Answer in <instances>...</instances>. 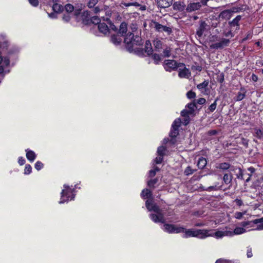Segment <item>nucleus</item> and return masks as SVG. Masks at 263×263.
Here are the masks:
<instances>
[{"label": "nucleus", "mask_w": 263, "mask_h": 263, "mask_svg": "<svg viewBox=\"0 0 263 263\" xmlns=\"http://www.w3.org/2000/svg\"><path fill=\"white\" fill-rule=\"evenodd\" d=\"M186 96L189 99H193L196 97V93L192 91H189L186 93Z\"/></svg>", "instance_id": "58"}, {"label": "nucleus", "mask_w": 263, "mask_h": 263, "mask_svg": "<svg viewBox=\"0 0 263 263\" xmlns=\"http://www.w3.org/2000/svg\"><path fill=\"white\" fill-rule=\"evenodd\" d=\"M209 83V82L208 80H204L202 83L198 84L197 87L201 91V92L205 95H208L206 90Z\"/></svg>", "instance_id": "13"}, {"label": "nucleus", "mask_w": 263, "mask_h": 263, "mask_svg": "<svg viewBox=\"0 0 263 263\" xmlns=\"http://www.w3.org/2000/svg\"><path fill=\"white\" fill-rule=\"evenodd\" d=\"M153 23L154 25L155 30L158 32L164 31L167 32L168 34L172 32V29L170 27L163 26L156 21H153Z\"/></svg>", "instance_id": "7"}, {"label": "nucleus", "mask_w": 263, "mask_h": 263, "mask_svg": "<svg viewBox=\"0 0 263 263\" xmlns=\"http://www.w3.org/2000/svg\"><path fill=\"white\" fill-rule=\"evenodd\" d=\"M246 232V229L243 228L237 227L233 231V233L234 235H239L241 234Z\"/></svg>", "instance_id": "36"}, {"label": "nucleus", "mask_w": 263, "mask_h": 263, "mask_svg": "<svg viewBox=\"0 0 263 263\" xmlns=\"http://www.w3.org/2000/svg\"><path fill=\"white\" fill-rule=\"evenodd\" d=\"M43 167V164L40 161H37L35 164V168L37 170H40Z\"/></svg>", "instance_id": "63"}, {"label": "nucleus", "mask_w": 263, "mask_h": 263, "mask_svg": "<svg viewBox=\"0 0 263 263\" xmlns=\"http://www.w3.org/2000/svg\"><path fill=\"white\" fill-rule=\"evenodd\" d=\"M236 175H237V178L238 179H244L242 170L240 168H238V172L237 173Z\"/></svg>", "instance_id": "61"}, {"label": "nucleus", "mask_w": 263, "mask_h": 263, "mask_svg": "<svg viewBox=\"0 0 263 263\" xmlns=\"http://www.w3.org/2000/svg\"><path fill=\"white\" fill-rule=\"evenodd\" d=\"M52 9L55 12L59 13L64 10V7L59 4H53Z\"/></svg>", "instance_id": "29"}, {"label": "nucleus", "mask_w": 263, "mask_h": 263, "mask_svg": "<svg viewBox=\"0 0 263 263\" xmlns=\"http://www.w3.org/2000/svg\"><path fill=\"white\" fill-rule=\"evenodd\" d=\"M85 7V5L84 4H82L81 3H75V4L74 5V8L80 10L81 11H82L83 9H84Z\"/></svg>", "instance_id": "47"}, {"label": "nucleus", "mask_w": 263, "mask_h": 263, "mask_svg": "<svg viewBox=\"0 0 263 263\" xmlns=\"http://www.w3.org/2000/svg\"><path fill=\"white\" fill-rule=\"evenodd\" d=\"M118 34H112L110 36V41L115 45H119L122 41V39Z\"/></svg>", "instance_id": "21"}, {"label": "nucleus", "mask_w": 263, "mask_h": 263, "mask_svg": "<svg viewBox=\"0 0 263 263\" xmlns=\"http://www.w3.org/2000/svg\"><path fill=\"white\" fill-rule=\"evenodd\" d=\"M152 58L154 61L155 64H158L159 62L161 61V55L157 53L152 54Z\"/></svg>", "instance_id": "35"}, {"label": "nucleus", "mask_w": 263, "mask_h": 263, "mask_svg": "<svg viewBox=\"0 0 263 263\" xmlns=\"http://www.w3.org/2000/svg\"><path fill=\"white\" fill-rule=\"evenodd\" d=\"M163 227L164 231L168 233H179L184 231L183 227H177L172 224H164Z\"/></svg>", "instance_id": "4"}, {"label": "nucleus", "mask_w": 263, "mask_h": 263, "mask_svg": "<svg viewBox=\"0 0 263 263\" xmlns=\"http://www.w3.org/2000/svg\"><path fill=\"white\" fill-rule=\"evenodd\" d=\"M166 147L163 146L158 147L157 149V153L159 156L163 157L165 155V152L166 151Z\"/></svg>", "instance_id": "37"}, {"label": "nucleus", "mask_w": 263, "mask_h": 263, "mask_svg": "<svg viewBox=\"0 0 263 263\" xmlns=\"http://www.w3.org/2000/svg\"><path fill=\"white\" fill-rule=\"evenodd\" d=\"M151 219L155 222H165V218L163 214H150Z\"/></svg>", "instance_id": "10"}, {"label": "nucleus", "mask_w": 263, "mask_h": 263, "mask_svg": "<svg viewBox=\"0 0 263 263\" xmlns=\"http://www.w3.org/2000/svg\"><path fill=\"white\" fill-rule=\"evenodd\" d=\"M127 31V24L124 22L121 23L118 33L121 36H125Z\"/></svg>", "instance_id": "15"}, {"label": "nucleus", "mask_w": 263, "mask_h": 263, "mask_svg": "<svg viewBox=\"0 0 263 263\" xmlns=\"http://www.w3.org/2000/svg\"><path fill=\"white\" fill-rule=\"evenodd\" d=\"M172 48L170 47H166L163 51L162 56L163 58H169L171 55Z\"/></svg>", "instance_id": "32"}, {"label": "nucleus", "mask_w": 263, "mask_h": 263, "mask_svg": "<svg viewBox=\"0 0 263 263\" xmlns=\"http://www.w3.org/2000/svg\"><path fill=\"white\" fill-rule=\"evenodd\" d=\"M100 19L97 16H93L90 18V23H92L93 24H99Z\"/></svg>", "instance_id": "59"}, {"label": "nucleus", "mask_w": 263, "mask_h": 263, "mask_svg": "<svg viewBox=\"0 0 263 263\" xmlns=\"http://www.w3.org/2000/svg\"><path fill=\"white\" fill-rule=\"evenodd\" d=\"M72 12H73V15L75 17L76 20L78 22H79V17H80V15L81 14L82 11L80 10L74 8V10Z\"/></svg>", "instance_id": "41"}, {"label": "nucleus", "mask_w": 263, "mask_h": 263, "mask_svg": "<svg viewBox=\"0 0 263 263\" xmlns=\"http://www.w3.org/2000/svg\"><path fill=\"white\" fill-rule=\"evenodd\" d=\"M158 181V179L157 178L151 179L147 182V185L149 187H154V185L157 183Z\"/></svg>", "instance_id": "48"}, {"label": "nucleus", "mask_w": 263, "mask_h": 263, "mask_svg": "<svg viewBox=\"0 0 263 263\" xmlns=\"http://www.w3.org/2000/svg\"><path fill=\"white\" fill-rule=\"evenodd\" d=\"M179 134L178 128L176 127H172L170 133V136L172 138H175Z\"/></svg>", "instance_id": "34"}, {"label": "nucleus", "mask_w": 263, "mask_h": 263, "mask_svg": "<svg viewBox=\"0 0 263 263\" xmlns=\"http://www.w3.org/2000/svg\"><path fill=\"white\" fill-rule=\"evenodd\" d=\"M154 45L156 50L159 51L160 49H161L163 47V43L159 40H154L153 42Z\"/></svg>", "instance_id": "31"}, {"label": "nucleus", "mask_w": 263, "mask_h": 263, "mask_svg": "<svg viewBox=\"0 0 263 263\" xmlns=\"http://www.w3.org/2000/svg\"><path fill=\"white\" fill-rule=\"evenodd\" d=\"M26 157L30 162H33L35 159L36 155L32 151H27Z\"/></svg>", "instance_id": "28"}, {"label": "nucleus", "mask_w": 263, "mask_h": 263, "mask_svg": "<svg viewBox=\"0 0 263 263\" xmlns=\"http://www.w3.org/2000/svg\"><path fill=\"white\" fill-rule=\"evenodd\" d=\"M174 10L179 11H183L186 9V5L183 2H176L173 4Z\"/></svg>", "instance_id": "14"}, {"label": "nucleus", "mask_w": 263, "mask_h": 263, "mask_svg": "<svg viewBox=\"0 0 263 263\" xmlns=\"http://www.w3.org/2000/svg\"><path fill=\"white\" fill-rule=\"evenodd\" d=\"M32 171V167L30 165L27 164L26 165L25 168L24 169V174L28 175Z\"/></svg>", "instance_id": "55"}, {"label": "nucleus", "mask_w": 263, "mask_h": 263, "mask_svg": "<svg viewBox=\"0 0 263 263\" xmlns=\"http://www.w3.org/2000/svg\"><path fill=\"white\" fill-rule=\"evenodd\" d=\"M163 66L164 69L168 72L175 71L178 68L185 66L182 63H177L174 60H165L163 62Z\"/></svg>", "instance_id": "3"}, {"label": "nucleus", "mask_w": 263, "mask_h": 263, "mask_svg": "<svg viewBox=\"0 0 263 263\" xmlns=\"http://www.w3.org/2000/svg\"><path fill=\"white\" fill-rule=\"evenodd\" d=\"M192 114V111H190L189 110H183L181 112V115L182 117H187L189 118V115Z\"/></svg>", "instance_id": "60"}, {"label": "nucleus", "mask_w": 263, "mask_h": 263, "mask_svg": "<svg viewBox=\"0 0 263 263\" xmlns=\"http://www.w3.org/2000/svg\"><path fill=\"white\" fill-rule=\"evenodd\" d=\"M135 52L139 56H145L144 50L142 48H137L135 50Z\"/></svg>", "instance_id": "49"}, {"label": "nucleus", "mask_w": 263, "mask_h": 263, "mask_svg": "<svg viewBox=\"0 0 263 263\" xmlns=\"http://www.w3.org/2000/svg\"><path fill=\"white\" fill-rule=\"evenodd\" d=\"M187 107L189 109V111H192V114L194 111L195 108H197V107L196 105V102H195L194 101L193 103L188 104Z\"/></svg>", "instance_id": "43"}, {"label": "nucleus", "mask_w": 263, "mask_h": 263, "mask_svg": "<svg viewBox=\"0 0 263 263\" xmlns=\"http://www.w3.org/2000/svg\"><path fill=\"white\" fill-rule=\"evenodd\" d=\"M212 231L210 232V233L212 234V236H215L216 238H219L224 236L223 231H218L215 233H211Z\"/></svg>", "instance_id": "42"}, {"label": "nucleus", "mask_w": 263, "mask_h": 263, "mask_svg": "<svg viewBox=\"0 0 263 263\" xmlns=\"http://www.w3.org/2000/svg\"><path fill=\"white\" fill-rule=\"evenodd\" d=\"M243 10L242 6L240 7H233L232 8L230 9V11L232 15L233 13H237Z\"/></svg>", "instance_id": "40"}, {"label": "nucleus", "mask_w": 263, "mask_h": 263, "mask_svg": "<svg viewBox=\"0 0 263 263\" xmlns=\"http://www.w3.org/2000/svg\"><path fill=\"white\" fill-rule=\"evenodd\" d=\"M194 101L195 102H196V105H197V104L203 105L206 102V100L203 98H201L197 100H194Z\"/></svg>", "instance_id": "56"}, {"label": "nucleus", "mask_w": 263, "mask_h": 263, "mask_svg": "<svg viewBox=\"0 0 263 263\" xmlns=\"http://www.w3.org/2000/svg\"><path fill=\"white\" fill-rule=\"evenodd\" d=\"M64 7V10L66 11L67 13H70L74 10V5L71 4H67Z\"/></svg>", "instance_id": "30"}, {"label": "nucleus", "mask_w": 263, "mask_h": 263, "mask_svg": "<svg viewBox=\"0 0 263 263\" xmlns=\"http://www.w3.org/2000/svg\"><path fill=\"white\" fill-rule=\"evenodd\" d=\"M98 29L100 32L104 34H106L109 30L107 25L104 23L98 24Z\"/></svg>", "instance_id": "22"}, {"label": "nucleus", "mask_w": 263, "mask_h": 263, "mask_svg": "<svg viewBox=\"0 0 263 263\" xmlns=\"http://www.w3.org/2000/svg\"><path fill=\"white\" fill-rule=\"evenodd\" d=\"M143 50L144 53H146L147 55L149 56L152 55L153 53V49L151 42L149 40H147L145 42Z\"/></svg>", "instance_id": "18"}, {"label": "nucleus", "mask_w": 263, "mask_h": 263, "mask_svg": "<svg viewBox=\"0 0 263 263\" xmlns=\"http://www.w3.org/2000/svg\"><path fill=\"white\" fill-rule=\"evenodd\" d=\"M196 171V169H193L190 166H189L185 168L184 171V174L185 176H189L193 174Z\"/></svg>", "instance_id": "33"}, {"label": "nucleus", "mask_w": 263, "mask_h": 263, "mask_svg": "<svg viewBox=\"0 0 263 263\" xmlns=\"http://www.w3.org/2000/svg\"><path fill=\"white\" fill-rule=\"evenodd\" d=\"M145 206L149 211H154L157 214H163L162 210L160 209L159 206L156 204H153V207L151 208L149 205V200H147L145 202Z\"/></svg>", "instance_id": "11"}, {"label": "nucleus", "mask_w": 263, "mask_h": 263, "mask_svg": "<svg viewBox=\"0 0 263 263\" xmlns=\"http://www.w3.org/2000/svg\"><path fill=\"white\" fill-rule=\"evenodd\" d=\"M254 130L255 131V136L258 139H260L263 138V132L261 129L255 128H254Z\"/></svg>", "instance_id": "39"}, {"label": "nucleus", "mask_w": 263, "mask_h": 263, "mask_svg": "<svg viewBox=\"0 0 263 263\" xmlns=\"http://www.w3.org/2000/svg\"><path fill=\"white\" fill-rule=\"evenodd\" d=\"M64 186L65 189L63 190L61 193V200L59 202L60 203H63L65 201L68 200L70 198L69 195L72 193V190L68 185H64Z\"/></svg>", "instance_id": "5"}, {"label": "nucleus", "mask_w": 263, "mask_h": 263, "mask_svg": "<svg viewBox=\"0 0 263 263\" xmlns=\"http://www.w3.org/2000/svg\"><path fill=\"white\" fill-rule=\"evenodd\" d=\"M232 167H233V166H231L230 164L226 162L221 163L219 164L218 166H217V168L223 171L228 170L229 169H230L231 171H232L233 170L232 169Z\"/></svg>", "instance_id": "24"}, {"label": "nucleus", "mask_w": 263, "mask_h": 263, "mask_svg": "<svg viewBox=\"0 0 263 263\" xmlns=\"http://www.w3.org/2000/svg\"><path fill=\"white\" fill-rule=\"evenodd\" d=\"M201 8V3L193 2L189 3L186 7V11L187 12H192L198 10Z\"/></svg>", "instance_id": "9"}, {"label": "nucleus", "mask_w": 263, "mask_h": 263, "mask_svg": "<svg viewBox=\"0 0 263 263\" xmlns=\"http://www.w3.org/2000/svg\"><path fill=\"white\" fill-rule=\"evenodd\" d=\"M130 29L131 32H129L128 33H133L135 34V33H136L138 30L137 25L136 24H132L130 26Z\"/></svg>", "instance_id": "53"}, {"label": "nucleus", "mask_w": 263, "mask_h": 263, "mask_svg": "<svg viewBox=\"0 0 263 263\" xmlns=\"http://www.w3.org/2000/svg\"><path fill=\"white\" fill-rule=\"evenodd\" d=\"M224 74L223 73H221L220 74L217 76V77L216 78L217 81L220 83H222L224 80Z\"/></svg>", "instance_id": "54"}, {"label": "nucleus", "mask_w": 263, "mask_h": 263, "mask_svg": "<svg viewBox=\"0 0 263 263\" xmlns=\"http://www.w3.org/2000/svg\"><path fill=\"white\" fill-rule=\"evenodd\" d=\"M28 1L33 7H37L39 4V0H28Z\"/></svg>", "instance_id": "64"}, {"label": "nucleus", "mask_w": 263, "mask_h": 263, "mask_svg": "<svg viewBox=\"0 0 263 263\" xmlns=\"http://www.w3.org/2000/svg\"><path fill=\"white\" fill-rule=\"evenodd\" d=\"M206 164L207 161L206 159L203 157H201L198 160L197 166L199 168L203 169L206 166Z\"/></svg>", "instance_id": "27"}, {"label": "nucleus", "mask_w": 263, "mask_h": 263, "mask_svg": "<svg viewBox=\"0 0 263 263\" xmlns=\"http://www.w3.org/2000/svg\"><path fill=\"white\" fill-rule=\"evenodd\" d=\"M90 11L88 10L83 11L79 17V21H82L85 25H88L90 23Z\"/></svg>", "instance_id": "8"}, {"label": "nucleus", "mask_w": 263, "mask_h": 263, "mask_svg": "<svg viewBox=\"0 0 263 263\" xmlns=\"http://www.w3.org/2000/svg\"><path fill=\"white\" fill-rule=\"evenodd\" d=\"M242 18L241 15H237L235 18H234L232 21L229 22V24L231 27H236V30L239 29V22Z\"/></svg>", "instance_id": "16"}, {"label": "nucleus", "mask_w": 263, "mask_h": 263, "mask_svg": "<svg viewBox=\"0 0 263 263\" xmlns=\"http://www.w3.org/2000/svg\"><path fill=\"white\" fill-rule=\"evenodd\" d=\"M141 195L144 199H145V198L149 199V198H152V192L149 190L145 189L143 190Z\"/></svg>", "instance_id": "25"}, {"label": "nucleus", "mask_w": 263, "mask_h": 263, "mask_svg": "<svg viewBox=\"0 0 263 263\" xmlns=\"http://www.w3.org/2000/svg\"><path fill=\"white\" fill-rule=\"evenodd\" d=\"M218 100V99H216L214 102L213 103H212L209 107L208 109L209 110V111L210 112H213L214 111L216 108V106H217V101Z\"/></svg>", "instance_id": "52"}, {"label": "nucleus", "mask_w": 263, "mask_h": 263, "mask_svg": "<svg viewBox=\"0 0 263 263\" xmlns=\"http://www.w3.org/2000/svg\"><path fill=\"white\" fill-rule=\"evenodd\" d=\"M206 26L207 24L205 21H201L199 27L196 32V35H198L199 37H201L202 36L203 32L206 30Z\"/></svg>", "instance_id": "12"}, {"label": "nucleus", "mask_w": 263, "mask_h": 263, "mask_svg": "<svg viewBox=\"0 0 263 263\" xmlns=\"http://www.w3.org/2000/svg\"><path fill=\"white\" fill-rule=\"evenodd\" d=\"M211 230H194V229H185L183 232L184 235L183 237L187 238L190 237H198L200 239H204L209 236H212V234L210 233Z\"/></svg>", "instance_id": "2"}, {"label": "nucleus", "mask_w": 263, "mask_h": 263, "mask_svg": "<svg viewBox=\"0 0 263 263\" xmlns=\"http://www.w3.org/2000/svg\"><path fill=\"white\" fill-rule=\"evenodd\" d=\"M7 66H8L3 65H0V74L2 75L1 78H0L1 81H2V79L3 78L4 74L6 73V72H9L8 71H7L6 70V67H7Z\"/></svg>", "instance_id": "38"}, {"label": "nucleus", "mask_w": 263, "mask_h": 263, "mask_svg": "<svg viewBox=\"0 0 263 263\" xmlns=\"http://www.w3.org/2000/svg\"><path fill=\"white\" fill-rule=\"evenodd\" d=\"M246 95L245 93H241L240 92H238L237 97L236 100L237 101H241L245 97Z\"/></svg>", "instance_id": "62"}, {"label": "nucleus", "mask_w": 263, "mask_h": 263, "mask_svg": "<svg viewBox=\"0 0 263 263\" xmlns=\"http://www.w3.org/2000/svg\"><path fill=\"white\" fill-rule=\"evenodd\" d=\"M10 64L9 60L8 59L5 58L4 60L0 54V65L8 66Z\"/></svg>", "instance_id": "44"}, {"label": "nucleus", "mask_w": 263, "mask_h": 263, "mask_svg": "<svg viewBox=\"0 0 263 263\" xmlns=\"http://www.w3.org/2000/svg\"><path fill=\"white\" fill-rule=\"evenodd\" d=\"M71 20V16L70 15L69 13H66L64 14L62 16V20L68 23Z\"/></svg>", "instance_id": "51"}, {"label": "nucleus", "mask_w": 263, "mask_h": 263, "mask_svg": "<svg viewBox=\"0 0 263 263\" xmlns=\"http://www.w3.org/2000/svg\"><path fill=\"white\" fill-rule=\"evenodd\" d=\"M261 218L252 220L253 223L257 224V228L255 229L256 230H263V221H261Z\"/></svg>", "instance_id": "26"}, {"label": "nucleus", "mask_w": 263, "mask_h": 263, "mask_svg": "<svg viewBox=\"0 0 263 263\" xmlns=\"http://www.w3.org/2000/svg\"><path fill=\"white\" fill-rule=\"evenodd\" d=\"M121 5H124L125 7H129V6H136V7H139L140 6V5L137 3V2H134V3H125V2H122Z\"/></svg>", "instance_id": "45"}, {"label": "nucleus", "mask_w": 263, "mask_h": 263, "mask_svg": "<svg viewBox=\"0 0 263 263\" xmlns=\"http://www.w3.org/2000/svg\"><path fill=\"white\" fill-rule=\"evenodd\" d=\"M98 0H89L87 3V6L89 8H92L98 3Z\"/></svg>", "instance_id": "50"}, {"label": "nucleus", "mask_w": 263, "mask_h": 263, "mask_svg": "<svg viewBox=\"0 0 263 263\" xmlns=\"http://www.w3.org/2000/svg\"><path fill=\"white\" fill-rule=\"evenodd\" d=\"M219 18H221L226 20H230L232 17L230 9L224 10L221 12L218 15Z\"/></svg>", "instance_id": "20"}, {"label": "nucleus", "mask_w": 263, "mask_h": 263, "mask_svg": "<svg viewBox=\"0 0 263 263\" xmlns=\"http://www.w3.org/2000/svg\"><path fill=\"white\" fill-rule=\"evenodd\" d=\"M124 43L126 48L129 52L133 51L134 45L140 46L143 44V40L139 34L133 33H128L124 38Z\"/></svg>", "instance_id": "1"}, {"label": "nucleus", "mask_w": 263, "mask_h": 263, "mask_svg": "<svg viewBox=\"0 0 263 263\" xmlns=\"http://www.w3.org/2000/svg\"><path fill=\"white\" fill-rule=\"evenodd\" d=\"M173 0H157L159 7L166 8L169 7L172 4Z\"/></svg>", "instance_id": "17"}, {"label": "nucleus", "mask_w": 263, "mask_h": 263, "mask_svg": "<svg viewBox=\"0 0 263 263\" xmlns=\"http://www.w3.org/2000/svg\"><path fill=\"white\" fill-rule=\"evenodd\" d=\"M183 67V68L182 69H179L178 76L181 78H188L191 76V72L189 69L185 67V66Z\"/></svg>", "instance_id": "19"}, {"label": "nucleus", "mask_w": 263, "mask_h": 263, "mask_svg": "<svg viewBox=\"0 0 263 263\" xmlns=\"http://www.w3.org/2000/svg\"><path fill=\"white\" fill-rule=\"evenodd\" d=\"M230 42L229 39H222L221 41L219 42L216 43L215 44H211L210 46L211 49H222L224 47L228 46Z\"/></svg>", "instance_id": "6"}, {"label": "nucleus", "mask_w": 263, "mask_h": 263, "mask_svg": "<svg viewBox=\"0 0 263 263\" xmlns=\"http://www.w3.org/2000/svg\"><path fill=\"white\" fill-rule=\"evenodd\" d=\"M233 179V176L231 172L224 174L223 181L226 184H231Z\"/></svg>", "instance_id": "23"}, {"label": "nucleus", "mask_w": 263, "mask_h": 263, "mask_svg": "<svg viewBox=\"0 0 263 263\" xmlns=\"http://www.w3.org/2000/svg\"><path fill=\"white\" fill-rule=\"evenodd\" d=\"M181 124V119L178 118L176 119L173 123L172 126L178 128Z\"/></svg>", "instance_id": "46"}, {"label": "nucleus", "mask_w": 263, "mask_h": 263, "mask_svg": "<svg viewBox=\"0 0 263 263\" xmlns=\"http://www.w3.org/2000/svg\"><path fill=\"white\" fill-rule=\"evenodd\" d=\"M248 142L249 140L243 137L241 138V142H240V143L245 146L246 148L248 147Z\"/></svg>", "instance_id": "57"}]
</instances>
